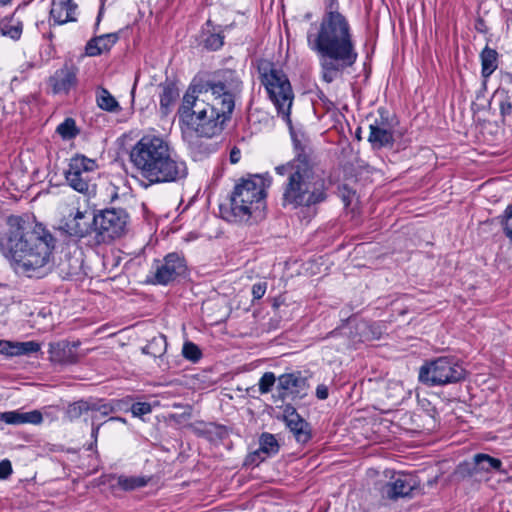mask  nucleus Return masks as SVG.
Segmentation results:
<instances>
[{
  "label": "nucleus",
  "mask_w": 512,
  "mask_h": 512,
  "mask_svg": "<svg viewBox=\"0 0 512 512\" xmlns=\"http://www.w3.org/2000/svg\"><path fill=\"white\" fill-rule=\"evenodd\" d=\"M242 81L233 70H223L207 81H193L178 108L183 136L212 138L219 135L230 119Z\"/></svg>",
  "instance_id": "nucleus-1"
},
{
  "label": "nucleus",
  "mask_w": 512,
  "mask_h": 512,
  "mask_svg": "<svg viewBox=\"0 0 512 512\" xmlns=\"http://www.w3.org/2000/svg\"><path fill=\"white\" fill-rule=\"evenodd\" d=\"M306 41L318 58L320 76L325 83L341 78L358 60L353 29L340 11L339 0H324L323 14L319 21L310 24Z\"/></svg>",
  "instance_id": "nucleus-2"
},
{
  "label": "nucleus",
  "mask_w": 512,
  "mask_h": 512,
  "mask_svg": "<svg viewBox=\"0 0 512 512\" xmlns=\"http://www.w3.org/2000/svg\"><path fill=\"white\" fill-rule=\"evenodd\" d=\"M0 238V252L17 274L40 278L52 261L56 239L42 224L31 228L21 216L10 215Z\"/></svg>",
  "instance_id": "nucleus-3"
},
{
  "label": "nucleus",
  "mask_w": 512,
  "mask_h": 512,
  "mask_svg": "<svg viewBox=\"0 0 512 512\" xmlns=\"http://www.w3.org/2000/svg\"><path fill=\"white\" fill-rule=\"evenodd\" d=\"M129 161L147 186L180 183L188 176L186 162L162 136H142L130 149Z\"/></svg>",
  "instance_id": "nucleus-4"
},
{
  "label": "nucleus",
  "mask_w": 512,
  "mask_h": 512,
  "mask_svg": "<svg viewBox=\"0 0 512 512\" xmlns=\"http://www.w3.org/2000/svg\"><path fill=\"white\" fill-rule=\"evenodd\" d=\"M278 175L287 176L282 185V206L298 209L315 207L327 199L324 177L317 173L308 158L299 154L275 168Z\"/></svg>",
  "instance_id": "nucleus-5"
},
{
  "label": "nucleus",
  "mask_w": 512,
  "mask_h": 512,
  "mask_svg": "<svg viewBox=\"0 0 512 512\" xmlns=\"http://www.w3.org/2000/svg\"><path fill=\"white\" fill-rule=\"evenodd\" d=\"M269 185L270 180L262 175L241 179L231 193L230 214L227 219L246 223L252 217L260 215L265 208L266 188Z\"/></svg>",
  "instance_id": "nucleus-6"
},
{
  "label": "nucleus",
  "mask_w": 512,
  "mask_h": 512,
  "mask_svg": "<svg viewBox=\"0 0 512 512\" xmlns=\"http://www.w3.org/2000/svg\"><path fill=\"white\" fill-rule=\"evenodd\" d=\"M261 83L269 99L274 104L277 113L290 124V113L294 99L291 83L287 75L270 62L259 65Z\"/></svg>",
  "instance_id": "nucleus-7"
},
{
  "label": "nucleus",
  "mask_w": 512,
  "mask_h": 512,
  "mask_svg": "<svg viewBox=\"0 0 512 512\" xmlns=\"http://www.w3.org/2000/svg\"><path fill=\"white\" fill-rule=\"evenodd\" d=\"M462 362L453 356H441L426 362L419 371V380L428 386H444L465 379Z\"/></svg>",
  "instance_id": "nucleus-8"
},
{
  "label": "nucleus",
  "mask_w": 512,
  "mask_h": 512,
  "mask_svg": "<svg viewBox=\"0 0 512 512\" xmlns=\"http://www.w3.org/2000/svg\"><path fill=\"white\" fill-rule=\"evenodd\" d=\"M98 165L94 159L84 155L72 157L65 171V179L69 186L79 193L87 194L90 192L91 182Z\"/></svg>",
  "instance_id": "nucleus-9"
},
{
  "label": "nucleus",
  "mask_w": 512,
  "mask_h": 512,
  "mask_svg": "<svg viewBox=\"0 0 512 512\" xmlns=\"http://www.w3.org/2000/svg\"><path fill=\"white\" fill-rule=\"evenodd\" d=\"M127 224V214L122 209H105L94 217V232L101 241L107 242L120 237Z\"/></svg>",
  "instance_id": "nucleus-10"
},
{
  "label": "nucleus",
  "mask_w": 512,
  "mask_h": 512,
  "mask_svg": "<svg viewBox=\"0 0 512 512\" xmlns=\"http://www.w3.org/2000/svg\"><path fill=\"white\" fill-rule=\"evenodd\" d=\"M152 268V279L149 282L166 286L185 275L187 264L183 255L172 252L167 254L162 260H156Z\"/></svg>",
  "instance_id": "nucleus-11"
},
{
  "label": "nucleus",
  "mask_w": 512,
  "mask_h": 512,
  "mask_svg": "<svg viewBox=\"0 0 512 512\" xmlns=\"http://www.w3.org/2000/svg\"><path fill=\"white\" fill-rule=\"evenodd\" d=\"M379 115L380 117L369 125L368 141L374 149L391 146L394 142L393 128L388 116L382 110H379Z\"/></svg>",
  "instance_id": "nucleus-12"
},
{
  "label": "nucleus",
  "mask_w": 512,
  "mask_h": 512,
  "mask_svg": "<svg viewBox=\"0 0 512 512\" xmlns=\"http://www.w3.org/2000/svg\"><path fill=\"white\" fill-rule=\"evenodd\" d=\"M419 488V482L411 475L398 474L392 481L388 482L382 489V494L390 499L412 497L413 491Z\"/></svg>",
  "instance_id": "nucleus-13"
},
{
  "label": "nucleus",
  "mask_w": 512,
  "mask_h": 512,
  "mask_svg": "<svg viewBox=\"0 0 512 512\" xmlns=\"http://www.w3.org/2000/svg\"><path fill=\"white\" fill-rule=\"evenodd\" d=\"M96 211L93 208L86 207L83 210L77 208L73 217L66 223L67 232L71 236L85 237L91 231H94V217Z\"/></svg>",
  "instance_id": "nucleus-14"
},
{
  "label": "nucleus",
  "mask_w": 512,
  "mask_h": 512,
  "mask_svg": "<svg viewBox=\"0 0 512 512\" xmlns=\"http://www.w3.org/2000/svg\"><path fill=\"white\" fill-rule=\"evenodd\" d=\"M279 397H303L306 394L307 381L299 372L282 374L278 378Z\"/></svg>",
  "instance_id": "nucleus-15"
},
{
  "label": "nucleus",
  "mask_w": 512,
  "mask_h": 512,
  "mask_svg": "<svg viewBox=\"0 0 512 512\" xmlns=\"http://www.w3.org/2000/svg\"><path fill=\"white\" fill-rule=\"evenodd\" d=\"M78 68L70 63H65L50 77L49 84L54 94H67L77 83Z\"/></svg>",
  "instance_id": "nucleus-16"
},
{
  "label": "nucleus",
  "mask_w": 512,
  "mask_h": 512,
  "mask_svg": "<svg viewBox=\"0 0 512 512\" xmlns=\"http://www.w3.org/2000/svg\"><path fill=\"white\" fill-rule=\"evenodd\" d=\"M80 346V341L69 342L66 340L52 342L49 344V360L55 364L68 365L74 364L78 360L76 353Z\"/></svg>",
  "instance_id": "nucleus-17"
},
{
  "label": "nucleus",
  "mask_w": 512,
  "mask_h": 512,
  "mask_svg": "<svg viewBox=\"0 0 512 512\" xmlns=\"http://www.w3.org/2000/svg\"><path fill=\"white\" fill-rule=\"evenodd\" d=\"M283 419L298 443L305 444L311 439L309 424L297 413L294 407L290 405L285 407Z\"/></svg>",
  "instance_id": "nucleus-18"
},
{
  "label": "nucleus",
  "mask_w": 512,
  "mask_h": 512,
  "mask_svg": "<svg viewBox=\"0 0 512 512\" xmlns=\"http://www.w3.org/2000/svg\"><path fill=\"white\" fill-rule=\"evenodd\" d=\"M78 6L74 0H53L50 9V17L54 24L62 25L77 20Z\"/></svg>",
  "instance_id": "nucleus-19"
},
{
  "label": "nucleus",
  "mask_w": 512,
  "mask_h": 512,
  "mask_svg": "<svg viewBox=\"0 0 512 512\" xmlns=\"http://www.w3.org/2000/svg\"><path fill=\"white\" fill-rule=\"evenodd\" d=\"M0 420L6 424L15 426L23 424L39 425L43 421V416L39 410H32L28 412L12 410L2 412L0 414Z\"/></svg>",
  "instance_id": "nucleus-20"
},
{
  "label": "nucleus",
  "mask_w": 512,
  "mask_h": 512,
  "mask_svg": "<svg viewBox=\"0 0 512 512\" xmlns=\"http://www.w3.org/2000/svg\"><path fill=\"white\" fill-rule=\"evenodd\" d=\"M501 467L502 462L498 458L479 453L473 457V467L470 469L469 474L472 477L478 478V476L482 477L483 474L499 471Z\"/></svg>",
  "instance_id": "nucleus-21"
},
{
  "label": "nucleus",
  "mask_w": 512,
  "mask_h": 512,
  "mask_svg": "<svg viewBox=\"0 0 512 512\" xmlns=\"http://www.w3.org/2000/svg\"><path fill=\"white\" fill-rule=\"evenodd\" d=\"M279 451V444L275 436L270 433H263L259 439V448L252 455V461H263L267 457L277 454Z\"/></svg>",
  "instance_id": "nucleus-22"
},
{
  "label": "nucleus",
  "mask_w": 512,
  "mask_h": 512,
  "mask_svg": "<svg viewBox=\"0 0 512 512\" xmlns=\"http://www.w3.org/2000/svg\"><path fill=\"white\" fill-rule=\"evenodd\" d=\"M118 37L114 33L104 34L88 41L85 51L88 56H98L109 51L117 42Z\"/></svg>",
  "instance_id": "nucleus-23"
},
{
  "label": "nucleus",
  "mask_w": 512,
  "mask_h": 512,
  "mask_svg": "<svg viewBox=\"0 0 512 512\" xmlns=\"http://www.w3.org/2000/svg\"><path fill=\"white\" fill-rule=\"evenodd\" d=\"M160 92V110L163 115H167L177 98L179 97V89L172 81L166 80L159 85Z\"/></svg>",
  "instance_id": "nucleus-24"
},
{
  "label": "nucleus",
  "mask_w": 512,
  "mask_h": 512,
  "mask_svg": "<svg viewBox=\"0 0 512 512\" xmlns=\"http://www.w3.org/2000/svg\"><path fill=\"white\" fill-rule=\"evenodd\" d=\"M480 59L482 77L487 79L498 67V53L495 49L486 46L480 54Z\"/></svg>",
  "instance_id": "nucleus-25"
},
{
  "label": "nucleus",
  "mask_w": 512,
  "mask_h": 512,
  "mask_svg": "<svg viewBox=\"0 0 512 512\" xmlns=\"http://www.w3.org/2000/svg\"><path fill=\"white\" fill-rule=\"evenodd\" d=\"M122 400H112L108 403L93 402L91 403L92 421H97L100 416H107L110 413L117 412L122 409Z\"/></svg>",
  "instance_id": "nucleus-26"
},
{
  "label": "nucleus",
  "mask_w": 512,
  "mask_h": 512,
  "mask_svg": "<svg viewBox=\"0 0 512 512\" xmlns=\"http://www.w3.org/2000/svg\"><path fill=\"white\" fill-rule=\"evenodd\" d=\"M96 102L100 109L105 110L107 112H118L121 109L118 101L105 88H101L98 91L96 96Z\"/></svg>",
  "instance_id": "nucleus-27"
},
{
  "label": "nucleus",
  "mask_w": 512,
  "mask_h": 512,
  "mask_svg": "<svg viewBox=\"0 0 512 512\" xmlns=\"http://www.w3.org/2000/svg\"><path fill=\"white\" fill-rule=\"evenodd\" d=\"M167 349V339L163 334L153 337L143 348V353L153 357L162 356Z\"/></svg>",
  "instance_id": "nucleus-28"
},
{
  "label": "nucleus",
  "mask_w": 512,
  "mask_h": 512,
  "mask_svg": "<svg viewBox=\"0 0 512 512\" xmlns=\"http://www.w3.org/2000/svg\"><path fill=\"white\" fill-rule=\"evenodd\" d=\"M56 132L63 140H71L76 138L80 131L76 126L75 120L69 117L57 126Z\"/></svg>",
  "instance_id": "nucleus-29"
},
{
  "label": "nucleus",
  "mask_w": 512,
  "mask_h": 512,
  "mask_svg": "<svg viewBox=\"0 0 512 512\" xmlns=\"http://www.w3.org/2000/svg\"><path fill=\"white\" fill-rule=\"evenodd\" d=\"M146 484L147 479L140 476L121 475L117 478V485L125 491H130L136 488L144 487Z\"/></svg>",
  "instance_id": "nucleus-30"
},
{
  "label": "nucleus",
  "mask_w": 512,
  "mask_h": 512,
  "mask_svg": "<svg viewBox=\"0 0 512 512\" xmlns=\"http://www.w3.org/2000/svg\"><path fill=\"white\" fill-rule=\"evenodd\" d=\"M91 410V403L80 400L70 404L67 408L66 415L70 420L81 417L84 413Z\"/></svg>",
  "instance_id": "nucleus-31"
},
{
  "label": "nucleus",
  "mask_w": 512,
  "mask_h": 512,
  "mask_svg": "<svg viewBox=\"0 0 512 512\" xmlns=\"http://www.w3.org/2000/svg\"><path fill=\"white\" fill-rule=\"evenodd\" d=\"M0 32L4 36H8L11 39L17 40L21 36L22 28L18 23H13L12 21L8 20H2L0 22Z\"/></svg>",
  "instance_id": "nucleus-32"
},
{
  "label": "nucleus",
  "mask_w": 512,
  "mask_h": 512,
  "mask_svg": "<svg viewBox=\"0 0 512 512\" xmlns=\"http://www.w3.org/2000/svg\"><path fill=\"white\" fill-rule=\"evenodd\" d=\"M182 355L187 360L196 363L201 359L202 352L193 342H185L182 348Z\"/></svg>",
  "instance_id": "nucleus-33"
},
{
  "label": "nucleus",
  "mask_w": 512,
  "mask_h": 512,
  "mask_svg": "<svg viewBox=\"0 0 512 512\" xmlns=\"http://www.w3.org/2000/svg\"><path fill=\"white\" fill-rule=\"evenodd\" d=\"M41 349V345L36 341L16 342V356L30 355Z\"/></svg>",
  "instance_id": "nucleus-34"
},
{
  "label": "nucleus",
  "mask_w": 512,
  "mask_h": 512,
  "mask_svg": "<svg viewBox=\"0 0 512 512\" xmlns=\"http://www.w3.org/2000/svg\"><path fill=\"white\" fill-rule=\"evenodd\" d=\"M499 219L506 237L512 242V204L507 206Z\"/></svg>",
  "instance_id": "nucleus-35"
},
{
  "label": "nucleus",
  "mask_w": 512,
  "mask_h": 512,
  "mask_svg": "<svg viewBox=\"0 0 512 512\" xmlns=\"http://www.w3.org/2000/svg\"><path fill=\"white\" fill-rule=\"evenodd\" d=\"M276 382V377L273 372H265L259 380V392L263 394H267L272 390Z\"/></svg>",
  "instance_id": "nucleus-36"
},
{
  "label": "nucleus",
  "mask_w": 512,
  "mask_h": 512,
  "mask_svg": "<svg viewBox=\"0 0 512 512\" xmlns=\"http://www.w3.org/2000/svg\"><path fill=\"white\" fill-rule=\"evenodd\" d=\"M204 46L212 51L220 49L224 44V36L220 33H211L204 39Z\"/></svg>",
  "instance_id": "nucleus-37"
},
{
  "label": "nucleus",
  "mask_w": 512,
  "mask_h": 512,
  "mask_svg": "<svg viewBox=\"0 0 512 512\" xmlns=\"http://www.w3.org/2000/svg\"><path fill=\"white\" fill-rule=\"evenodd\" d=\"M130 410L134 417H141L143 415L151 413L152 407L147 402H137L132 404Z\"/></svg>",
  "instance_id": "nucleus-38"
},
{
  "label": "nucleus",
  "mask_w": 512,
  "mask_h": 512,
  "mask_svg": "<svg viewBox=\"0 0 512 512\" xmlns=\"http://www.w3.org/2000/svg\"><path fill=\"white\" fill-rule=\"evenodd\" d=\"M16 342L8 341V340H0V354L13 357L16 356L15 353Z\"/></svg>",
  "instance_id": "nucleus-39"
},
{
  "label": "nucleus",
  "mask_w": 512,
  "mask_h": 512,
  "mask_svg": "<svg viewBox=\"0 0 512 512\" xmlns=\"http://www.w3.org/2000/svg\"><path fill=\"white\" fill-rule=\"evenodd\" d=\"M267 290V282H257L252 286V295L254 300L261 299Z\"/></svg>",
  "instance_id": "nucleus-40"
},
{
  "label": "nucleus",
  "mask_w": 512,
  "mask_h": 512,
  "mask_svg": "<svg viewBox=\"0 0 512 512\" xmlns=\"http://www.w3.org/2000/svg\"><path fill=\"white\" fill-rule=\"evenodd\" d=\"M499 108L503 117L510 116L512 114V102L509 96H505L500 100Z\"/></svg>",
  "instance_id": "nucleus-41"
},
{
  "label": "nucleus",
  "mask_w": 512,
  "mask_h": 512,
  "mask_svg": "<svg viewBox=\"0 0 512 512\" xmlns=\"http://www.w3.org/2000/svg\"><path fill=\"white\" fill-rule=\"evenodd\" d=\"M12 473V465L9 460L0 462V479H6Z\"/></svg>",
  "instance_id": "nucleus-42"
},
{
  "label": "nucleus",
  "mask_w": 512,
  "mask_h": 512,
  "mask_svg": "<svg viewBox=\"0 0 512 512\" xmlns=\"http://www.w3.org/2000/svg\"><path fill=\"white\" fill-rule=\"evenodd\" d=\"M340 192H341L342 200L345 203V205H349L350 201H351L350 197L353 194V192L350 189H348V187L346 185H344L342 188H340Z\"/></svg>",
  "instance_id": "nucleus-43"
},
{
  "label": "nucleus",
  "mask_w": 512,
  "mask_h": 512,
  "mask_svg": "<svg viewBox=\"0 0 512 512\" xmlns=\"http://www.w3.org/2000/svg\"><path fill=\"white\" fill-rule=\"evenodd\" d=\"M316 396L320 400H325L328 397V388L325 385H318L316 388Z\"/></svg>",
  "instance_id": "nucleus-44"
},
{
  "label": "nucleus",
  "mask_w": 512,
  "mask_h": 512,
  "mask_svg": "<svg viewBox=\"0 0 512 512\" xmlns=\"http://www.w3.org/2000/svg\"><path fill=\"white\" fill-rule=\"evenodd\" d=\"M240 157H241V153H240V150L239 149H232L231 152H230V162L232 164H236L239 162L240 160Z\"/></svg>",
  "instance_id": "nucleus-45"
},
{
  "label": "nucleus",
  "mask_w": 512,
  "mask_h": 512,
  "mask_svg": "<svg viewBox=\"0 0 512 512\" xmlns=\"http://www.w3.org/2000/svg\"><path fill=\"white\" fill-rule=\"evenodd\" d=\"M101 424H96L95 421H92V431L91 436L96 440L98 437V433L100 430Z\"/></svg>",
  "instance_id": "nucleus-46"
},
{
  "label": "nucleus",
  "mask_w": 512,
  "mask_h": 512,
  "mask_svg": "<svg viewBox=\"0 0 512 512\" xmlns=\"http://www.w3.org/2000/svg\"><path fill=\"white\" fill-rule=\"evenodd\" d=\"M108 421H119V422H122V423L126 422V420L124 418H122V417H110L108 419Z\"/></svg>",
  "instance_id": "nucleus-47"
},
{
  "label": "nucleus",
  "mask_w": 512,
  "mask_h": 512,
  "mask_svg": "<svg viewBox=\"0 0 512 512\" xmlns=\"http://www.w3.org/2000/svg\"><path fill=\"white\" fill-rule=\"evenodd\" d=\"M506 78H507L508 82H509L510 84H512V74H510V73H509V74H507V75H506Z\"/></svg>",
  "instance_id": "nucleus-48"
}]
</instances>
